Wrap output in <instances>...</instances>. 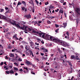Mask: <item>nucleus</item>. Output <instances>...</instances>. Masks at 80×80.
<instances>
[{"label": "nucleus", "instance_id": "obj_1", "mask_svg": "<svg viewBox=\"0 0 80 80\" xmlns=\"http://www.w3.org/2000/svg\"><path fill=\"white\" fill-rule=\"evenodd\" d=\"M63 42V41L59 39H57L56 38H55V39L54 41V42H55V43L60 44L61 45H62Z\"/></svg>", "mask_w": 80, "mask_h": 80}, {"label": "nucleus", "instance_id": "obj_2", "mask_svg": "<svg viewBox=\"0 0 80 80\" xmlns=\"http://www.w3.org/2000/svg\"><path fill=\"white\" fill-rule=\"evenodd\" d=\"M48 40H50L51 41H52V42H54L55 41V38L54 37H53L52 36H51L49 35L48 34Z\"/></svg>", "mask_w": 80, "mask_h": 80}, {"label": "nucleus", "instance_id": "obj_3", "mask_svg": "<svg viewBox=\"0 0 80 80\" xmlns=\"http://www.w3.org/2000/svg\"><path fill=\"white\" fill-rule=\"evenodd\" d=\"M61 45L64 47H69V46H70V44L67 42H66L63 41V42H62Z\"/></svg>", "mask_w": 80, "mask_h": 80}, {"label": "nucleus", "instance_id": "obj_4", "mask_svg": "<svg viewBox=\"0 0 80 80\" xmlns=\"http://www.w3.org/2000/svg\"><path fill=\"white\" fill-rule=\"evenodd\" d=\"M17 25L18 26H16L17 27L19 28H20V29H21V30H25V26L23 24H22L21 25L20 27V26L18 23H17Z\"/></svg>", "mask_w": 80, "mask_h": 80}, {"label": "nucleus", "instance_id": "obj_5", "mask_svg": "<svg viewBox=\"0 0 80 80\" xmlns=\"http://www.w3.org/2000/svg\"><path fill=\"white\" fill-rule=\"evenodd\" d=\"M76 13H77V15H78V17H80V10L79 8H76V9L75 11Z\"/></svg>", "mask_w": 80, "mask_h": 80}, {"label": "nucleus", "instance_id": "obj_6", "mask_svg": "<svg viewBox=\"0 0 80 80\" xmlns=\"http://www.w3.org/2000/svg\"><path fill=\"white\" fill-rule=\"evenodd\" d=\"M10 23L13 25H14L15 27L18 26V25H17V23L16 22V21H11L10 22Z\"/></svg>", "mask_w": 80, "mask_h": 80}, {"label": "nucleus", "instance_id": "obj_7", "mask_svg": "<svg viewBox=\"0 0 80 80\" xmlns=\"http://www.w3.org/2000/svg\"><path fill=\"white\" fill-rule=\"evenodd\" d=\"M24 17L27 18V19H29V18H31V15L30 14L26 15H25Z\"/></svg>", "mask_w": 80, "mask_h": 80}, {"label": "nucleus", "instance_id": "obj_8", "mask_svg": "<svg viewBox=\"0 0 80 80\" xmlns=\"http://www.w3.org/2000/svg\"><path fill=\"white\" fill-rule=\"evenodd\" d=\"M73 70V69L71 67L70 68H69L68 69V72H69V73H72V71Z\"/></svg>", "mask_w": 80, "mask_h": 80}, {"label": "nucleus", "instance_id": "obj_9", "mask_svg": "<svg viewBox=\"0 0 80 80\" xmlns=\"http://www.w3.org/2000/svg\"><path fill=\"white\" fill-rule=\"evenodd\" d=\"M29 43H30L31 47L32 48H34L33 43L32 42V41H31V40H30V39H29Z\"/></svg>", "mask_w": 80, "mask_h": 80}, {"label": "nucleus", "instance_id": "obj_10", "mask_svg": "<svg viewBox=\"0 0 80 80\" xmlns=\"http://www.w3.org/2000/svg\"><path fill=\"white\" fill-rule=\"evenodd\" d=\"M23 68L24 69L23 70V72H24V73H26V72L28 73L29 70L28 69V68H27L24 67Z\"/></svg>", "mask_w": 80, "mask_h": 80}, {"label": "nucleus", "instance_id": "obj_11", "mask_svg": "<svg viewBox=\"0 0 80 80\" xmlns=\"http://www.w3.org/2000/svg\"><path fill=\"white\" fill-rule=\"evenodd\" d=\"M7 13H9L11 14V13H12V10L9 9L8 11H6L5 14V15H7Z\"/></svg>", "mask_w": 80, "mask_h": 80}, {"label": "nucleus", "instance_id": "obj_12", "mask_svg": "<svg viewBox=\"0 0 80 80\" xmlns=\"http://www.w3.org/2000/svg\"><path fill=\"white\" fill-rule=\"evenodd\" d=\"M44 33L43 32H42L40 31L39 32H38V34L40 37H42V35H43V34H44Z\"/></svg>", "mask_w": 80, "mask_h": 80}, {"label": "nucleus", "instance_id": "obj_13", "mask_svg": "<svg viewBox=\"0 0 80 80\" xmlns=\"http://www.w3.org/2000/svg\"><path fill=\"white\" fill-rule=\"evenodd\" d=\"M26 63L27 64V65H31L32 64V63H31V62L28 61H27V60L26 61Z\"/></svg>", "mask_w": 80, "mask_h": 80}, {"label": "nucleus", "instance_id": "obj_14", "mask_svg": "<svg viewBox=\"0 0 80 80\" xmlns=\"http://www.w3.org/2000/svg\"><path fill=\"white\" fill-rule=\"evenodd\" d=\"M1 19H3V20H7V18L6 17L2 15L1 18Z\"/></svg>", "mask_w": 80, "mask_h": 80}, {"label": "nucleus", "instance_id": "obj_15", "mask_svg": "<svg viewBox=\"0 0 80 80\" xmlns=\"http://www.w3.org/2000/svg\"><path fill=\"white\" fill-rule=\"evenodd\" d=\"M29 28L28 27H27L25 26V27H24V30H25V31H28Z\"/></svg>", "mask_w": 80, "mask_h": 80}, {"label": "nucleus", "instance_id": "obj_16", "mask_svg": "<svg viewBox=\"0 0 80 80\" xmlns=\"http://www.w3.org/2000/svg\"><path fill=\"white\" fill-rule=\"evenodd\" d=\"M8 65L9 66V68H12V67H13V66H12V63L9 64H8Z\"/></svg>", "mask_w": 80, "mask_h": 80}, {"label": "nucleus", "instance_id": "obj_17", "mask_svg": "<svg viewBox=\"0 0 80 80\" xmlns=\"http://www.w3.org/2000/svg\"><path fill=\"white\" fill-rule=\"evenodd\" d=\"M74 20H76V24L77 25V26H78V22H79V20L78 19H75Z\"/></svg>", "mask_w": 80, "mask_h": 80}, {"label": "nucleus", "instance_id": "obj_18", "mask_svg": "<svg viewBox=\"0 0 80 80\" xmlns=\"http://www.w3.org/2000/svg\"><path fill=\"white\" fill-rule=\"evenodd\" d=\"M48 34H45V38L46 39V40H48Z\"/></svg>", "mask_w": 80, "mask_h": 80}, {"label": "nucleus", "instance_id": "obj_19", "mask_svg": "<svg viewBox=\"0 0 80 80\" xmlns=\"http://www.w3.org/2000/svg\"><path fill=\"white\" fill-rule=\"evenodd\" d=\"M32 33H38V32H37L35 30H34V29H33L32 31Z\"/></svg>", "mask_w": 80, "mask_h": 80}, {"label": "nucleus", "instance_id": "obj_20", "mask_svg": "<svg viewBox=\"0 0 80 80\" xmlns=\"http://www.w3.org/2000/svg\"><path fill=\"white\" fill-rule=\"evenodd\" d=\"M76 55L75 56V58H76V60H80V58L78 57V56H77V54H76Z\"/></svg>", "mask_w": 80, "mask_h": 80}, {"label": "nucleus", "instance_id": "obj_21", "mask_svg": "<svg viewBox=\"0 0 80 80\" xmlns=\"http://www.w3.org/2000/svg\"><path fill=\"white\" fill-rule=\"evenodd\" d=\"M69 5L70 6H73V8H74V3L73 2H72V3H69Z\"/></svg>", "mask_w": 80, "mask_h": 80}, {"label": "nucleus", "instance_id": "obj_22", "mask_svg": "<svg viewBox=\"0 0 80 80\" xmlns=\"http://www.w3.org/2000/svg\"><path fill=\"white\" fill-rule=\"evenodd\" d=\"M63 27H64V28H65L66 27H67V23H63Z\"/></svg>", "mask_w": 80, "mask_h": 80}, {"label": "nucleus", "instance_id": "obj_23", "mask_svg": "<svg viewBox=\"0 0 80 80\" xmlns=\"http://www.w3.org/2000/svg\"><path fill=\"white\" fill-rule=\"evenodd\" d=\"M59 13H63V11L62 9H60L59 10Z\"/></svg>", "mask_w": 80, "mask_h": 80}, {"label": "nucleus", "instance_id": "obj_24", "mask_svg": "<svg viewBox=\"0 0 80 80\" xmlns=\"http://www.w3.org/2000/svg\"><path fill=\"white\" fill-rule=\"evenodd\" d=\"M33 29H31L30 28H29L28 31H29V32H32V31H33Z\"/></svg>", "mask_w": 80, "mask_h": 80}, {"label": "nucleus", "instance_id": "obj_25", "mask_svg": "<svg viewBox=\"0 0 80 80\" xmlns=\"http://www.w3.org/2000/svg\"><path fill=\"white\" fill-rule=\"evenodd\" d=\"M22 3H23V4H24L25 7H26V2L25 1H22Z\"/></svg>", "mask_w": 80, "mask_h": 80}, {"label": "nucleus", "instance_id": "obj_26", "mask_svg": "<svg viewBox=\"0 0 80 80\" xmlns=\"http://www.w3.org/2000/svg\"><path fill=\"white\" fill-rule=\"evenodd\" d=\"M9 73H12V74H13L14 73V72H13V71L11 70H9Z\"/></svg>", "mask_w": 80, "mask_h": 80}, {"label": "nucleus", "instance_id": "obj_27", "mask_svg": "<svg viewBox=\"0 0 80 80\" xmlns=\"http://www.w3.org/2000/svg\"><path fill=\"white\" fill-rule=\"evenodd\" d=\"M55 17H56V16H51L49 17V18H51V19H52L53 18H55Z\"/></svg>", "mask_w": 80, "mask_h": 80}, {"label": "nucleus", "instance_id": "obj_28", "mask_svg": "<svg viewBox=\"0 0 80 80\" xmlns=\"http://www.w3.org/2000/svg\"><path fill=\"white\" fill-rule=\"evenodd\" d=\"M9 56L11 57H14V55L12 53H11L9 54Z\"/></svg>", "mask_w": 80, "mask_h": 80}, {"label": "nucleus", "instance_id": "obj_29", "mask_svg": "<svg viewBox=\"0 0 80 80\" xmlns=\"http://www.w3.org/2000/svg\"><path fill=\"white\" fill-rule=\"evenodd\" d=\"M31 73L32 74L34 75H35V73L34 72V71H31Z\"/></svg>", "mask_w": 80, "mask_h": 80}, {"label": "nucleus", "instance_id": "obj_30", "mask_svg": "<svg viewBox=\"0 0 80 80\" xmlns=\"http://www.w3.org/2000/svg\"><path fill=\"white\" fill-rule=\"evenodd\" d=\"M71 59H73L75 58V56L74 55H71Z\"/></svg>", "mask_w": 80, "mask_h": 80}, {"label": "nucleus", "instance_id": "obj_31", "mask_svg": "<svg viewBox=\"0 0 80 80\" xmlns=\"http://www.w3.org/2000/svg\"><path fill=\"white\" fill-rule=\"evenodd\" d=\"M35 2L36 4H37V5H39L38 4L39 3V2H38V1L37 0H35Z\"/></svg>", "mask_w": 80, "mask_h": 80}, {"label": "nucleus", "instance_id": "obj_32", "mask_svg": "<svg viewBox=\"0 0 80 80\" xmlns=\"http://www.w3.org/2000/svg\"><path fill=\"white\" fill-rule=\"evenodd\" d=\"M21 4L22 3L21 2H18L17 8L18 7V5H21Z\"/></svg>", "mask_w": 80, "mask_h": 80}, {"label": "nucleus", "instance_id": "obj_33", "mask_svg": "<svg viewBox=\"0 0 80 80\" xmlns=\"http://www.w3.org/2000/svg\"><path fill=\"white\" fill-rule=\"evenodd\" d=\"M29 52L30 53H32V57H34V56H33V52H32V51L30 50H29Z\"/></svg>", "mask_w": 80, "mask_h": 80}, {"label": "nucleus", "instance_id": "obj_34", "mask_svg": "<svg viewBox=\"0 0 80 80\" xmlns=\"http://www.w3.org/2000/svg\"><path fill=\"white\" fill-rule=\"evenodd\" d=\"M49 8L50 9H52V8H54V7L52 6V5H51L50 7H49Z\"/></svg>", "mask_w": 80, "mask_h": 80}, {"label": "nucleus", "instance_id": "obj_35", "mask_svg": "<svg viewBox=\"0 0 80 80\" xmlns=\"http://www.w3.org/2000/svg\"><path fill=\"white\" fill-rule=\"evenodd\" d=\"M69 19L70 20H75V19H73V18H72V17H71V16H69Z\"/></svg>", "mask_w": 80, "mask_h": 80}, {"label": "nucleus", "instance_id": "obj_36", "mask_svg": "<svg viewBox=\"0 0 80 80\" xmlns=\"http://www.w3.org/2000/svg\"><path fill=\"white\" fill-rule=\"evenodd\" d=\"M8 48L9 49H11V48H12V46L10 45L8 46Z\"/></svg>", "mask_w": 80, "mask_h": 80}, {"label": "nucleus", "instance_id": "obj_37", "mask_svg": "<svg viewBox=\"0 0 80 80\" xmlns=\"http://www.w3.org/2000/svg\"><path fill=\"white\" fill-rule=\"evenodd\" d=\"M4 11V9L3 8H2L1 9H0V12H3Z\"/></svg>", "mask_w": 80, "mask_h": 80}, {"label": "nucleus", "instance_id": "obj_38", "mask_svg": "<svg viewBox=\"0 0 80 80\" xmlns=\"http://www.w3.org/2000/svg\"><path fill=\"white\" fill-rule=\"evenodd\" d=\"M69 65L70 67H72V63H71V62H70L69 63Z\"/></svg>", "mask_w": 80, "mask_h": 80}, {"label": "nucleus", "instance_id": "obj_39", "mask_svg": "<svg viewBox=\"0 0 80 80\" xmlns=\"http://www.w3.org/2000/svg\"><path fill=\"white\" fill-rule=\"evenodd\" d=\"M14 64L15 65H16V66H18V64L17 62H14Z\"/></svg>", "mask_w": 80, "mask_h": 80}, {"label": "nucleus", "instance_id": "obj_40", "mask_svg": "<svg viewBox=\"0 0 80 80\" xmlns=\"http://www.w3.org/2000/svg\"><path fill=\"white\" fill-rule=\"evenodd\" d=\"M34 25H36V24H38V22H37V21H34Z\"/></svg>", "mask_w": 80, "mask_h": 80}, {"label": "nucleus", "instance_id": "obj_41", "mask_svg": "<svg viewBox=\"0 0 80 80\" xmlns=\"http://www.w3.org/2000/svg\"><path fill=\"white\" fill-rule=\"evenodd\" d=\"M32 65V67L34 68H35V67H36L35 66V65H34V64H33L32 63L31 64Z\"/></svg>", "mask_w": 80, "mask_h": 80}, {"label": "nucleus", "instance_id": "obj_42", "mask_svg": "<svg viewBox=\"0 0 80 80\" xmlns=\"http://www.w3.org/2000/svg\"><path fill=\"white\" fill-rule=\"evenodd\" d=\"M21 8H22V10H23V11H24V10H25V7H22Z\"/></svg>", "mask_w": 80, "mask_h": 80}, {"label": "nucleus", "instance_id": "obj_43", "mask_svg": "<svg viewBox=\"0 0 80 80\" xmlns=\"http://www.w3.org/2000/svg\"><path fill=\"white\" fill-rule=\"evenodd\" d=\"M43 34L41 36L42 37V38H45V34Z\"/></svg>", "mask_w": 80, "mask_h": 80}, {"label": "nucleus", "instance_id": "obj_44", "mask_svg": "<svg viewBox=\"0 0 80 80\" xmlns=\"http://www.w3.org/2000/svg\"><path fill=\"white\" fill-rule=\"evenodd\" d=\"M14 70H16V71H18V68L15 67L14 68Z\"/></svg>", "mask_w": 80, "mask_h": 80}, {"label": "nucleus", "instance_id": "obj_45", "mask_svg": "<svg viewBox=\"0 0 80 80\" xmlns=\"http://www.w3.org/2000/svg\"><path fill=\"white\" fill-rule=\"evenodd\" d=\"M29 3H30L31 4H32V5H33V4L32 3V1L31 0H30L29 1Z\"/></svg>", "mask_w": 80, "mask_h": 80}, {"label": "nucleus", "instance_id": "obj_46", "mask_svg": "<svg viewBox=\"0 0 80 80\" xmlns=\"http://www.w3.org/2000/svg\"><path fill=\"white\" fill-rule=\"evenodd\" d=\"M55 27L57 28H58V27H59V26H58V24H55Z\"/></svg>", "mask_w": 80, "mask_h": 80}, {"label": "nucleus", "instance_id": "obj_47", "mask_svg": "<svg viewBox=\"0 0 80 80\" xmlns=\"http://www.w3.org/2000/svg\"><path fill=\"white\" fill-rule=\"evenodd\" d=\"M58 30H59V29H56L55 30V32H56V33H58Z\"/></svg>", "mask_w": 80, "mask_h": 80}, {"label": "nucleus", "instance_id": "obj_48", "mask_svg": "<svg viewBox=\"0 0 80 80\" xmlns=\"http://www.w3.org/2000/svg\"><path fill=\"white\" fill-rule=\"evenodd\" d=\"M66 34L68 35V36H69V33L68 32V31L67 32Z\"/></svg>", "mask_w": 80, "mask_h": 80}, {"label": "nucleus", "instance_id": "obj_49", "mask_svg": "<svg viewBox=\"0 0 80 80\" xmlns=\"http://www.w3.org/2000/svg\"><path fill=\"white\" fill-rule=\"evenodd\" d=\"M44 52H48V50H47L46 49H44Z\"/></svg>", "mask_w": 80, "mask_h": 80}, {"label": "nucleus", "instance_id": "obj_50", "mask_svg": "<svg viewBox=\"0 0 80 80\" xmlns=\"http://www.w3.org/2000/svg\"><path fill=\"white\" fill-rule=\"evenodd\" d=\"M8 30H9V29H8V28H6L5 29V31H6V32H8Z\"/></svg>", "mask_w": 80, "mask_h": 80}, {"label": "nucleus", "instance_id": "obj_51", "mask_svg": "<svg viewBox=\"0 0 80 80\" xmlns=\"http://www.w3.org/2000/svg\"><path fill=\"white\" fill-rule=\"evenodd\" d=\"M60 2H61V3H63V2H64V0H61L60 1Z\"/></svg>", "mask_w": 80, "mask_h": 80}, {"label": "nucleus", "instance_id": "obj_52", "mask_svg": "<svg viewBox=\"0 0 80 80\" xmlns=\"http://www.w3.org/2000/svg\"><path fill=\"white\" fill-rule=\"evenodd\" d=\"M39 68H40L41 69H42V68H43V66H40L39 67Z\"/></svg>", "mask_w": 80, "mask_h": 80}, {"label": "nucleus", "instance_id": "obj_53", "mask_svg": "<svg viewBox=\"0 0 80 80\" xmlns=\"http://www.w3.org/2000/svg\"><path fill=\"white\" fill-rule=\"evenodd\" d=\"M6 73H7V74H9V73H10V72H9V71H6Z\"/></svg>", "mask_w": 80, "mask_h": 80}, {"label": "nucleus", "instance_id": "obj_54", "mask_svg": "<svg viewBox=\"0 0 80 80\" xmlns=\"http://www.w3.org/2000/svg\"><path fill=\"white\" fill-rule=\"evenodd\" d=\"M18 60L19 61H20V62H22V60L20 58H19V59H18Z\"/></svg>", "mask_w": 80, "mask_h": 80}, {"label": "nucleus", "instance_id": "obj_55", "mask_svg": "<svg viewBox=\"0 0 80 80\" xmlns=\"http://www.w3.org/2000/svg\"><path fill=\"white\" fill-rule=\"evenodd\" d=\"M16 36H17V34H16L15 35H14L13 37V38H15L16 37Z\"/></svg>", "mask_w": 80, "mask_h": 80}, {"label": "nucleus", "instance_id": "obj_56", "mask_svg": "<svg viewBox=\"0 0 80 80\" xmlns=\"http://www.w3.org/2000/svg\"><path fill=\"white\" fill-rule=\"evenodd\" d=\"M32 10L33 13H34V12H35V9H34L33 8H32Z\"/></svg>", "mask_w": 80, "mask_h": 80}, {"label": "nucleus", "instance_id": "obj_57", "mask_svg": "<svg viewBox=\"0 0 80 80\" xmlns=\"http://www.w3.org/2000/svg\"><path fill=\"white\" fill-rule=\"evenodd\" d=\"M8 21L10 23V22H11V19H8Z\"/></svg>", "mask_w": 80, "mask_h": 80}, {"label": "nucleus", "instance_id": "obj_58", "mask_svg": "<svg viewBox=\"0 0 80 80\" xmlns=\"http://www.w3.org/2000/svg\"><path fill=\"white\" fill-rule=\"evenodd\" d=\"M58 11H59V9H57V10H55V11L56 12H58Z\"/></svg>", "mask_w": 80, "mask_h": 80}, {"label": "nucleus", "instance_id": "obj_59", "mask_svg": "<svg viewBox=\"0 0 80 80\" xmlns=\"http://www.w3.org/2000/svg\"><path fill=\"white\" fill-rule=\"evenodd\" d=\"M48 58L47 57H43V59H44V60H47Z\"/></svg>", "mask_w": 80, "mask_h": 80}, {"label": "nucleus", "instance_id": "obj_60", "mask_svg": "<svg viewBox=\"0 0 80 80\" xmlns=\"http://www.w3.org/2000/svg\"><path fill=\"white\" fill-rule=\"evenodd\" d=\"M20 72H22L23 71V69L22 68L20 69L19 70Z\"/></svg>", "mask_w": 80, "mask_h": 80}, {"label": "nucleus", "instance_id": "obj_61", "mask_svg": "<svg viewBox=\"0 0 80 80\" xmlns=\"http://www.w3.org/2000/svg\"><path fill=\"white\" fill-rule=\"evenodd\" d=\"M48 23H49V24H50V23H51V22H50V21H48Z\"/></svg>", "mask_w": 80, "mask_h": 80}, {"label": "nucleus", "instance_id": "obj_62", "mask_svg": "<svg viewBox=\"0 0 80 80\" xmlns=\"http://www.w3.org/2000/svg\"><path fill=\"white\" fill-rule=\"evenodd\" d=\"M5 10H8V8L7 7H6L5 8Z\"/></svg>", "mask_w": 80, "mask_h": 80}, {"label": "nucleus", "instance_id": "obj_63", "mask_svg": "<svg viewBox=\"0 0 80 80\" xmlns=\"http://www.w3.org/2000/svg\"><path fill=\"white\" fill-rule=\"evenodd\" d=\"M35 45H39V43H37V42H35Z\"/></svg>", "mask_w": 80, "mask_h": 80}, {"label": "nucleus", "instance_id": "obj_64", "mask_svg": "<svg viewBox=\"0 0 80 80\" xmlns=\"http://www.w3.org/2000/svg\"><path fill=\"white\" fill-rule=\"evenodd\" d=\"M3 62H2L0 63V65H3Z\"/></svg>", "mask_w": 80, "mask_h": 80}]
</instances>
